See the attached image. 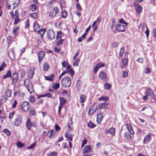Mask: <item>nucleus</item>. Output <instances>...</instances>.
<instances>
[{"mask_svg": "<svg viewBox=\"0 0 156 156\" xmlns=\"http://www.w3.org/2000/svg\"><path fill=\"white\" fill-rule=\"evenodd\" d=\"M64 41V39H59L57 42V43H56L57 45L58 46L60 45Z\"/></svg>", "mask_w": 156, "mask_h": 156, "instance_id": "49530a36", "label": "nucleus"}, {"mask_svg": "<svg viewBox=\"0 0 156 156\" xmlns=\"http://www.w3.org/2000/svg\"><path fill=\"white\" fill-rule=\"evenodd\" d=\"M86 35V33H85L80 38L78 39V41L79 42H81L82 41L83 39Z\"/></svg>", "mask_w": 156, "mask_h": 156, "instance_id": "79ce46f5", "label": "nucleus"}, {"mask_svg": "<svg viewBox=\"0 0 156 156\" xmlns=\"http://www.w3.org/2000/svg\"><path fill=\"white\" fill-rule=\"evenodd\" d=\"M144 59V58H139L137 59V61L139 62L143 63Z\"/></svg>", "mask_w": 156, "mask_h": 156, "instance_id": "338daca9", "label": "nucleus"}, {"mask_svg": "<svg viewBox=\"0 0 156 156\" xmlns=\"http://www.w3.org/2000/svg\"><path fill=\"white\" fill-rule=\"evenodd\" d=\"M151 134L148 133L147 135L145 136L143 142L144 144H146L147 141H150L151 140Z\"/></svg>", "mask_w": 156, "mask_h": 156, "instance_id": "6ab92c4d", "label": "nucleus"}, {"mask_svg": "<svg viewBox=\"0 0 156 156\" xmlns=\"http://www.w3.org/2000/svg\"><path fill=\"white\" fill-rule=\"evenodd\" d=\"M55 131L54 130H51L48 132L47 134V136L48 137H51L53 135V133Z\"/></svg>", "mask_w": 156, "mask_h": 156, "instance_id": "473e14b6", "label": "nucleus"}, {"mask_svg": "<svg viewBox=\"0 0 156 156\" xmlns=\"http://www.w3.org/2000/svg\"><path fill=\"white\" fill-rule=\"evenodd\" d=\"M35 114V111L33 108L31 109L30 110V114L34 115Z\"/></svg>", "mask_w": 156, "mask_h": 156, "instance_id": "6e6d98bb", "label": "nucleus"}, {"mask_svg": "<svg viewBox=\"0 0 156 156\" xmlns=\"http://www.w3.org/2000/svg\"><path fill=\"white\" fill-rule=\"evenodd\" d=\"M34 28L35 31L39 32L40 34V32L41 31L43 32V30L40 29L39 25L36 22H34Z\"/></svg>", "mask_w": 156, "mask_h": 156, "instance_id": "9d476101", "label": "nucleus"}, {"mask_svg": "<svg viewBox=\"0 0 156 156\" xmlns=\"http://www.w3.org/2000/svg\"><path fill=\"white\" fill-rule=\"evenodd\" d=\"M37 6L36 5L32 4L30 7V9L32 11H34L37 9Z\"/></svg>", "mask_w": 156, "mask_h": 156, "instance_id": "c9c22d12", "label": "nucleus"}, {"mask_svg": "<svg viewBox=\"0 0 156 156\" xmlns=\"http://www.w3.org/2000/svg\"><path fill=\"white\" fill-rule=\"evenodd\" d=\"M18 77V75L16 73H13L12 76V82L14 83H17Z\"/></svg>", "mask_w": 156, "mask_h": 156, "instance_id": "2eb2a0df", "label": "nucleus"}, {"mask_svg": "<svg viewBox=\"0 0 156 156\" xmlns=\"http://www.w3.org/2000/svg\"><path fill=\"white\" fill-rule=\"evenodd\" d=\"M99 68H98V66L96 65L94 67V72L95 73H96L97 72V71H98V69Z\"/></svg>", "mask_w": 156, "mask_h": 156, "instance_id": "774afa93", "label": "nucleus"}, {"mask_svg": "<svg viewBox=\"0 0 156 156\" xmlns=\"http://www.w3.org/2000/svg\"><path fill=\"white\" fill-rule=\"evenodd\" d=\"M17 146L18 147L21 148L24 147L25 144L20 142H18L16 144Z\"/></svg>", "mask_w": 156, "mask_h": 156, "instance_id": "c03bdc74", "label": "nucleus"}, {"mask_svg": "<svg viewBox=\"0 0 156 156\" xmlns=\"http://www.w3.org/2000/svg\"><path fill=\"white\" fill-rule=\"evenodd\" d=\"M59 87V83H56L53 87V88L55 90H57Z\"/></svg>", "mask_w": 156, "mask_h": 156, "instance_id": "864d4df0", "label": "nucleus"}, {"mask_svg": "<svg viewBox=\"0 0 156 156\" xmlns=\"http://www.w3.org/2000/svg\"><path fill=\"white\" fill-rule=\"evenodd\" d=\"M79 62H80V59L77 58V59H76L75 61V62L73 64V65H76L77 66H78Z\"/></svg>", "mask_w": 156, "mask_h": 156, "instance_id": "69168bd1", "label": "nucleus"}, {"mask_svg": "<svg viewBox=\"0 0 156 156\" xmlns=\"http://www.w3.org/2000/svg\"><path fill=\"white\" fill-rule=\"evenodd\" d=\"M126 127L128 131L130 134L131 135H133L134 134V132L131 124L128 123L126 125Z\"/></svg>", "mask_w": 156, "mask_h": 156, "instance_id": "dca6fc26", "label": "nucleus"}, {"mask_svg": "<svg viewBox=\"0 0 156 156\" xmlns=\"http://www.w3.org/2000/svg\"><path fill=\"white\" fill-rule=\"evenodd\" d=\"M58 9L57 7H55L51 10L49 12V16L51 17H54L59 13Z\"/></svg>", "mask_w": 156, "mask_h": 156, "instance_id": "39448f33", "label": "nucleus"}, {"mask_svg": "<svg viewBox=\"0 0 156 156\" xmlns=\"http://www.w3.org/2000/svg\"><path fill=\"white\" fill-rule=\"evenodd\" d=\"M97 109V106L95 103L90 108L88 111V113L89 115H92L96 111Z\"/></svg>", "mask_w": 156, "mask_h": 156, "instance_id": "6e6552de", "label": "nucleus"}, {"mask_svg": "<svg viewBox=\"0 0 156 156\" xmlns=\"http://www.w3.org/2000/svg\"><path fill=\"white\" fill-rule=\"evenodd\" d=\"M11 90L9 89H7L5 92V94L6 97H5V99L6 100L8 98L10 97L11 95Z\"/></svg>", "mask_w": 156, "mask_h": 156, "instance_id": "5701e85b", "label": "nucleus"}, {"mask_svg": "<svg viewBox=\"0 0 156 156\" xmlns=\"http://www.w3.org/2000/svg\"><path fill=\"white\" fill-rule=\"evenodd\" d=\"M128 62V59L127 58H123L122 60V62L123 65L125 66H127Z\"/></svg>", "mask_w": 156, "mask_h": 156, "instance_id": "7c9ffc66", "label": "nucleus"}, {"mask_svg": "<svg viewBox=\"0 0 156 156\" xmlns=\"http://www.w3.org/2000/svg\"><path fill=\"white\" fill-rule=\"evenodd\" d=\"M43 96L44 97H47L48 98H52V95L51 93H46L44 94L43 95Z\"/></svg>", "mask_w": 156, "mask_h": 156, "instance_id": "5fc2aeb1", "label": "nucleus"}, {"mask_svg": "<svg viewBox=\"0 0 156 156\" xmlns=\"http://www.w3.org/2000/svg\"><path fill=\"white\" fill-rule=\"evenodd\" d=\"M142 8L140 5H138L135 8L136 12L137 14L140 13L142 11Z\"/></svg>", "mask_w": 156, "mask_h": 156, "instance_id": "c85d7f7f", "label": "nucleus"}, {"mask_svg": "<svg viewBox=\"0 0 156 156\" xmlns=\"http://www.w3.org/2000/svg\"><path fill=\"white\" fill-rule=\"evenodd\" d=\"M57 155V153L55 152H51L48 155V156H56Z\"/></svg>", "mask_w": 156, "mask_h": 156, "instance_id": "052dcab7", "label": "nucleus"}, {"mask_svg": "<svg viewBox=\"0 0 156 156\" xmlns=\"http://www.w3.org/2000/svg\"><path fill=\"white\" fill-rule=\"evenodd\" d=\"M30 16L34 19H36L37 18V14L36 12H33L30 15Z\"/></svg>", "mask_w": 156, "mask_h": 156, "instance_id": "09e8293b", "label": "nucleus"}, {"mask_svg": "<svg viewBox=\"0 0 156 156\" xmlns=\"http://www.w3.org/2000/svg\"><path fill=\"white\" fill-rule=\"evenodd\" d=\"M22 117L20 115H17L14 121V125L18 126L21 125L22 122Z\"/></svg>", "mask_w": 156, "mask_h": 156, "instance_id": "7ed1b4c3", "label": "nucleus"}, {"mask_svg": "<svg viewBox=\"0 0 156 156\" xmlns=\"http://www.w3.org/2000/svg\"><path fill=\"white\" fill-rule=\"evenodd\" d=\"M99 77L102 80L105 81L107 78V75L104 71H101L99 73Z\"/></svg>", "mask_w": 156, "mask_h": 156, "instance_id": "9b49d317", "label": "nucleus"}, {"mask_svg": "<svg viewBox=\"0 0 156 156\" xmlns=\"http://www.w3.org/2000/svg\"><path fill=\"white\" fill-rule=\"evenodd\" d=\"M8 55L10 59L12 60H13L15 59V55L13 49H12L9 51Z\"/></svg>", "mask_w": 156, "mask_h": 156, "instance_id": "4468645a", "label": "nucleus"}, {"mask_svg": "<svg viewBox=\"0 0 156 156\" xmlns=\"http://www.w3.org/2000/svg\"><path fill=\"white\" fill-rule=\"evenodd\" d=\"M11 72L10 70H8L6 75H4L3 76V78L4 79H5L6 78L8 77H11Z\"/></svg>", "mask_w": 156, "mask_h": 156, "instance_id": "a878e982", "label": "nucleus"}, {"mask_svg": "<svg viewBox=\"0 0 156 156\" xmlns=\"http://www.w3.org/2000/svg\"><path fill=\"white\" fill-rule=\"evenodd\" d=\"M145 94L146 95L150 96V98H154V93L152 90L150 88H146L145 89Z\"/></svg>", "mask_w": 156, "mask_h": 156, "instance_id": "0eeeda50", "label": "nucleus"}, {"mask_svg": "<svg viewBox=\"0 0 156 156\" xmlns=\"http://www.w3.org/2000/svg\"><path fill=\"white\" fill-rule=\"evenodd\" d=\"M98 100L100 101H107L108 100V98L107 97H102L99 98Z\"/></svg>", "mask_w": 156, "mask_h": 156, "instance_id": "ea45409f", "label": "nucleus"}, {"mask_svg": "<svg viewBox=\"0 0 156 156\" xmlns=\"http://www.w3.org/2000/svg\"><path fill=\"white\" fill-rule=\"evenodd\" d=\"M71 81L70 78L66 76L61 80V85L64 87H69L71 85Z\"/></svg>", "mask_w": 156, "mask_h": 156, "instance_id": "f257e3e1", "label": "nucleus"}, {"mask_svg": "<svg viewBox=\"0 0 156 156\" xmlns=\"http://www.w3.org/2000/svg\"><path fill=\"white\" fill-rule=\"evenodd\" d=\"M65 136L66 137L69 139L70 141H72V138L71 137V135H69V134H68L67 133H66L65 134Z\"/></svg>", "mask_w": 156, "mask_h": 156, "instance_id": "13d9d810", "label": "nucleus"}, {"mask_svg": "<svg viewBox=\"0 0 156 156\" xmlns=\"http://www.w3.org/2000/svg\"><path fill=\"white\" fill-rule=\"evenodd\" d=\"M86 99V97L85 95L82 94L80 96V101L81 103V105L82 107L83 106L84 104L83 103L85 102Z\"/></svg>", "mask_w": 156, "mask_h": 156, "instance_id": "f3484780", "label": "nucleus"}, {"mask_svg": "<svg viewBox=\"0 0 156 156\" xmlns=\"http://www.w3.org/2000/svg\"><path fill=\"white\" fill-rule=\"evenodd\" d=\"M19 27H17L16 28L14 29L13 30V33L14 35L15 36H16L18 35V30H19Z\"/></svg>", "mask_w": 156, "mask_h": 156, "instance_id": "f704fd0d", "label": "nucleus"}, {"mask_svg": "<svg viewBox=\"0 0 156 156\" xmlns=\"http://www.w3.org/2000/svg\"><path fill=\"white\" fill-rule=\"evenodd\" d=\"M44 77L46 80L52 81L53 80V79L54 77V75L53 74H52L51 75L48 76H45Z\"/></svg>", "mask_w": 156, "mask_h": 156, "instance_id": "393cba45", "label": "nucleus"}, {"mask_svg": "<svg viewBox=\"0 0 156 156\" xmlns=\"http://www.w3.org/2000/svg\"><path fill=\"white\" fill-rule=\"evenodd\" d=\"M128 75V72L125 71H123L122 74V76L123 77H127Z\"/></svg>", "mask_w": 156, "mask_h": 156, "instance_id": "bf43d9fd", "label": "nucleus"}, {"mask_svg": "<svg viewBox=\"0 0 156 156\" xmlns=\"http://www.w3.org/2000/svg\"><path fill=\"white\" fill-rule=\"evenodd\" d=\"M31 123L30 122L29 120H27L26 122V125L27 127V129H29V130H30L31 129Z\"/></svg>", "mask_w": 156, "mask_h": 156, "instance_id": "e433bc0d", "label": "nucleus"}, {"mask_svg": "<svg viewBox=\"0 0 156 156\" xmlns=\"http://www.w3.org/2000/svg\"><path fill=\"white\" fill-rule=\"evenodd\" d=\"M67 69L68 72L70 73L71 76L73 77L75 72L73 69L71 68V66L68 65L67 67Z\"/></svg>", "mask_w": 156, "mask_h": 156, "instance_id": "4be33fe9", "label": "nucleus"}, {"mask_svg": "<svg viewBox=\"0 0 156 156\" xmlns=\"http://www.w3.org/2000/svg\"><path fill=\"white\" fill-rule=\"evenodd\" d=\"M124 136L125 138L127 140H129L131 138V136L128 133L126 132L124 134Z\"/></svg>", "mask_w": 156, "mask_h": 156, "instance_id": "72a5a7b5", "label": "nucleus"}, {"mask_svg": "<svg viewBox=\"0 0 156 156\" xmlns=\"http://www.w3.org/2000/svg\"><path fill=\"white\" fill-rule=\"evenodd\" d=\"M115 129L113 127L109 129H107L106 131V133L108 134H110L111 135H113L115 133Z\"/></svg>", "mask_w": 156, "mask_h": 156, "instance_id": "a211bd4d", "label": "nucleus"}, {"mask_svg": "<svg viewBox=\"0 0 156 156\" xmlns=\"http://www.w3.org/2000/svg\"><path fill=\"white\" fill-rule=\"evenodd\" d=\"M22 110L24 112L28 111L30 108L29 103L27 101L23 102L21 105Z\"/></svg>", "mask_w": 156, "mask_h": 156, "instance_id": "20e7f679", "label": "nucleus"}, {"mask_svg": "<svg viewBox=\"0 0 156 156\" xmlns=\"http://www.w3.org/2000/svg\"><path fill=\"white\" fill-rule=\"evenodd\" d=\"M116 29L119 32H123L125 30V26L119 24L116 26Z\"/></svg>", "mask_w": 156, "mask_h": 156, "instance_id": "f8f14e48", "label": "nucleus"}, {"mask_svg": "<svg viewBox=\"0 0 156 156\" xmlns=\"http://www.w3.org/2000/svg\"><path fill=\"white\" fill-rule=\"evenodd\" d=\"M92 27H93V32H94L97 30L98 28V25L96 24V21H94L93 22L92 25Z\"/></svg>", "mask_w": 156, "mask_h": 156, "instance_id": "2f4dec72", "label": "nucleus"}, {"mask_svg": "<svg viewBox=\"0 0 156 156\" xmlns=\"http://www.w3.org/2000/svg\"><path fill=\"white\" fill-rule=\"evenodd\" d=\"M118 45V43L117 42H115L112 44V47L116 48Z\"/></svg>", "mask_w": 156, "mask_h": 156, "instance_id": "4d7b16f0", "label": "nucleus"}, {"mask_svg": "<svg viewBox=\"0 0 156 156\" xmlns=\"http://www.w3.org/2000/svg\"><path fill=\"white\" fill-rule=\"evenodd\" d=\"M35 144L34 143H33L30 146L27 147V148L29 149H31L34 148V147H35Z\"/></svg>", "mask_w": 156, "mask_h": 156, "instance_id": "0e129e2a", "label": "nucleus"}, {"mask_svg": "<svg viewBox=\"0 0 156 156\" xmlns=\"http://www.w3.org/2000/svg\"><path fill=\"white\" fill-rule=\"evenodd\" d=\"M34 68L30 69L29 70L28 73V76L30 79L32 78L34 73Z\"/></svg>", "mask_w": 156, "mask_h": 156, "instance_id": "b1692460", "label": "nucleus"}, {"mask_svg": "<svg viewBox=\"0 0 156 156\" xmlns=\"http://www.w3.org/2000/svg\"><path fill=\"white\" fill-rule=\"evenodd\" d=\"M111 86L108 83H106L104 84L105 88L108 90L111 88Z\"/></svg>", "mask_w": 156, "mask_h": 156, "instance_id": "a19ab883", "label": "nucleus"}, {"mask_svg": "<svg viewBox=\"0 0 156 156\" xmlns=\"http://www.w3.org/2000/svg\"><path fill=\"white\" fill-rule=\"evenodd\" d=\"M45 54L44 51H40L38 54V61L40 63L43 59V58Z\"/></svg>", "mask_w": 156, "mask_h": 156, "instance_id": "aec40b11", "label": "nucleus"}, {"mask_svg": "<svg viewBox=\"0 0 156 156\" xmlns=\"http://www.w3.org/2000/svg\"><path fill=\"white\" fill-rule=\"evenodd\" d=\"M91 150V147L90 145H86L83 149V154L90 152Z\"/></svg>", "mask_w": 156, "mask_h": 156, "instance_id": "ddd939ff", "label": "nucleus"}, {"mask_svg": "<svg viewBox=\"0 0 156 156\" xmlns=\"http://www.w3.org/2000/svg\"><path fill=\"white\" fill-rule=\"evenodd\" d=\"M6 64L5 62H3L2 65L0 66V72L3 71L4 68L6 67Z\"/></svg>", "mask_w": 156, "mask_h": 156, "instance_id": "58836bf2", "label": "nucleus"}, {"mask_svg": "<svg viewBox=\"0 0 156 156\" xmlns=\"http://www.w3.org/2000/svg\"><path fill=\"white\" fill-rule=\"evenodd\" d=\"M124 51V48L123 47L120 49V51L119 54V56L122 57L123 55V53Z\"/></svg>", "mask_w": 156, "mask_h": 156, "instance_id": "a18cd8bd", "label": "nucleus"}, {"mask_svg": "<svg viewBox=\"0 0 156 156\" xmlns=\"http://www.w3.org/2000/svg\"><path fill=\"white\" fill-rule=\"evenodd\" d=\"M20 20L18 17H16L15 19V22L14 24H16L18 23L19 21Z\"/></svg>", "mask_w": 156, "mask_h": 156, "instance_id": "e2e57ef3", "label": "nucleus"}, {"mask_svg": "<svg viewBox=\"0 0 156 156\" xmlns=\"http://www.w3.org/2000/svg\"><path fill=\"white\" fill-rule=\"evenodd\" d=\"M8 2L13 5V9L17 7L20 2V0H8Z\"/></svg>", "mask_w": 156, "mask_h": 156, "instance_id": "1a4fd4ad", "label": "nucleus"}, {"mask_svg": "<svg viewBox=\"0 0 156 156\" xmlns=\"http://www.w3.org/2000/svg\"><path fill=\"white\" fill-rule=\"evenodd\" d=\"M30 24H29V20H26L25 22V28H27L29 27Z\"/></svg>", "mask_w": 156, "mask_h": 156, "instance_id": "37998d69", "label": "nucleus"}, {"mask_svg": "<svg viewBox=\"0 0 156 156\" xmlns=\"http://www.w3.org/2000/svg\"><path fill=\"white\" fill-rule=\"evenodd\" d=\"M104 64L102 63H98L96 65L97 66H98L99 68L100 67H103L104 66Z\"/></svg>", "mask_w": 156, "mask_h": 156, "instance_id": "680f3d73", "label": "nucleus"}, {"mask_svg": "<svg viewBox=\"0 0 156 156\" xmlns=\"http://www.w3.org/2000/svg\"><path fill=\"white\" fill-rule=\"evenodd\" d=\"M81 84L82 83L81 81H80V80H78L76 83V87L78 88H80Z\"/></svg>", "mask_w": 156, "mask_h": 156, "instance_id": "603ef678", "label": "nucleus"}, {"mask_svg": "<svg viewBox=\"0 0 156 156\" xmlns=\"http://www.w3.org/2000/svg\"><path fill=\"white\" fill-rule=\"evenodd\" d=\"M3 132L6 134L7 136H9L11 134L10 131L7 129H5L3 131Z\"/></svg>", "mask_w": 156, "mask_h": 156, "instance_id": "8fccbe9b", "label": "nucleus"}, {"mask_svg": "<svg viewBox=\"0 0 156 156\" xmlns=\"http://www.w3.org/2000/svg\"><path fill=\"white\" fill-rule=\"evenodd\" d=\"M88 126L90 128H93L96 125L91 122H90L88 124Z\"/></svg>", "mask_w": 156, "mask_h": 156, "instance_id": "de8ad7c7", "label": "nucleus"}, {"mask_svg": "<svg viewBox=\"0 0 156 156\" xmlns=\"http://www.w3.org/2000/svg\"><path fill=\"white\" fill-rule=\"evenodd\" d=\"M49 67V65L48 64L46 63H44L43 66V70L45 71H47Z\"/></svg>", "mask_w": 156, "mask_h": 156, "instance_id": "4c0bfd02", "label": "nucleus"}, {"mask_svg": "<svg viewBox=\"0 0 156 156\" xmlns=\"http://www.w3.org/2000/svg\"><path fill=\"white\" fill-rule=\"evenodd\" d=\"M24 84L26 87L28 91L30 93H32L34 91V89L31 82L29 80H26L24 82Z\"/></svg>", "mask_w": 156, "mask_h": 156, "instance_id": "f03ea898", "label": "nucleus"}, {"mask_svg": "<svg viewBox=\"0 0 156 156\" xmlns=\"http://www.w3.org/2000/svg\"><path fill=\"white\" fill-rule=\"evenodd\" d=\"M103 117L101 113L97 115V121L98 123H99L101 122Z\"/></svg>", "mask_w": 156, "mask_h": 156, "instance_id": "bb28decb", "label": "nucleus"}, {"mask_svg": "<svg viewBox=\"0 0 156 156\" xmlns=\"http://www.w3.org/2000/svg\"><path fill=\"white\" fill-rule=\"evenodd\" d=\"M108 103L105 102H104L103 103H101L99 105V108L100 109L102 108H107Z\"/></svg>", "mask_w": 156, "mask_h": 156, "instance_id": "412c9836", "label": "nucleus"}, {"mask_svg": "<svg viewBox=\"0 0 156 156\" xmlns=\"http://www.w3.org/2000/svg\"><path fill=\"white\" fill-rule=\"evenodd\" d=\"M64 35V34L61 32L58 31L56 36V39L58 40V39L61 38Z\"/></svg>", "mask_w": 156, "mask_h": 156, "instance_id": "cd10ccee", "label": "nucleus"}, {"mask_svg": "<svg viewBox=\"0 0 156 156\" xmlns=\"http://www.w3.org/2000/svg\"><path fill=\"white\" fill-rule=\"evenodd\" d=\"M67 12L66 11H63L62 13V17L64 18H66L67 16Z\"/></svg>", "mask_w": 156, "mask_h": 156, "instance_id": "3c124183", "label": "nucleus"}, {"mask_svg": "<svg viewBox=\"0 0 156 156\" xmlns=\"http://www.w3.org/2000/svg\"><path fill=\"white\" fill-rule=\"evenodd\" d=\"M47 35L48 38L51 40L55 38V34L53 30H49L47 31Z\"/></svg>", "mask_w": 156, "mask_h": 156, "instance_id": "423d86ee", "label": "nucleus"}, {"mask_svg": "<svg viewBox=\"0 0 156 156\" xmlns=\"http://www.w3.org/2000/svg\"><path fill=\"white\" fill-rule=\"evenodd\" d=\"M60 104L61 105H64L66 103V100L63 98H60Z\"/></svg>", "mask_w": 156, "mask_h": 156, "instance_id": "c756f323", "label": "nucleus"}]
</instances>
